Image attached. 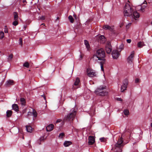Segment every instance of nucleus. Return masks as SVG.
<instances>
[{
    "mask_svg": "<svg viewBox=\"0 0 152 152\" xmlns=\"http://www.w3.org/2000/svg\"><path fill=\"white\" fill-rule=\"evenodd\" d=\"M138 9H140L139 7H138V6L136 7V8H135V10H136L139 11H140V10H138Z\"/></svg>",
    "mask_w": 152,
    "mask_h": 152,
    "instance_id": "obj_49",
    "label": "nucleus"
},
{
    "mask_svg": "<svg viewBox=\"0 0 152 152\" xmlns=\"http://www.w3.org/2000/svg\"><path fill=\"white\" fill-rule=\"evenodd\" d=\"M37 113L36 111L34 109H32V115H33L34 117H36L37 116Z\"/></svg>",
    "mask_w": 152,
    "mask_h": 152,
    "instance_id": "obj_29",
    "label": "nucleus"
},
{
    "mask_svg": "<svg viewBox=\"0 0 152 152\" xmlns=\"http://www.w3.org/2000/svg\"><path fill=\"white\" fill-rule=\"evenodd\" d=\"M137 46L138 48H140L145 45L143 42L140 41L138 42L137 44Z\"/></svg>",
    "mask_w": 152,
    "mask_h": 152,
    "instance_id": "obj_19",
    "label": "nucleus"
},
{
    "mask_svg": "<svg viewBox=\"0 0 152 152\" xmlns=\"http://www.w3.org/2000/svg\"><path fill=\"white\" fill-rule=\"evenodd\" d=\"M14 19L15 20H18V16L17 14V13L16 12H15L14 13Z\"/></svg>",
    "mask_w": 152,
    "mask_h": 152,
    "instance_id": "obj_31",
    "label": "nucleus"
},
{
    "mask_svg": "<svg viewBox=\"0 0 152 152\" xmlns=\"http://www.w3.org/2000/svg\"><path fill=\"white\" fill-rule=\"evenodd\" d=\"M86 73L87 75L90 77L96 76L97 75L96 72L90 68L87 69Z\"/></svg>",
    "mask_w": 152,
    "mask_h": 152,
    "instance_id": "obj_6",
    "label": "nucleus"
},
{
    "mask_svg": "<svg viewBox=\"0 0 152 152\" xmlns=\"http://www.w3.org/2000/svg\"><path fill=\"white\" fill-rule=\"evenodd\" d=\"M80 82V80L79 78L77 77L76 79V80L74 83V85L73 86V88L74 89L76 88H78V87H75V86H77L79 85V83Z\"/></svg>",
    "mask_w": 152,
    "mask_h": 152,
    "instance_id": "obj_14",
    "label": "nucleus"
},
{
    "mask_svg": "<svg viewBox=\"0 0 152 152\" xmlns=\"http://www.w3.org/2000/svg\"><path fill=\"white\" fill-rule=\"evenodd\" d=\"M128 83V81L127 79L124 80L123 82V85L126 86L127 87Z\"/></svg>",
    "mask_w": 152,
    "mask_h": 152,
    "instance_id": "obj_28",
    "label": "nucleus"
},
{
    "mask_svg": "<svg viewBox=\"0 0 152 152\" xmlns=\"http://www.w3.org/2000/svg\"><path fill=\"white\" fill-rule=\"evenodd\" d=\"M95 142V138L94 137L89 136L88 137V143L89 145H92Z\"/></svg>",
    "mask_w": 152,
    "mask_h": 152,
    "instance_id": "obj_11",
    "label": "nucleus"
},
{
    "mask_svg": "<svg viewBox=\"0 0 152 152\" xmlns=\"http://www.w3.org/2000/svg\"><path fill=\"white\" fill-rule=\"evenodd\" d=\"M105 53L102 49L98 50L96 52L95 55L93 56V58H96L98 60L102 61L105 60L104 58L105 57Z\"/></svg>",
    "mask_w": 152,
    "mask_h": 152,
    "instance_id": "obj_3",
    "label": "nucleus"
},
{
    "mask_svg": "<svg viewBox=\"0 0 152 152\" xmlns=\"http://www.w3.org/2000/svg\"><path fill=\"white\" fill-rule=\"evenodd\" d=\"M25 0H23V2L25 1Z\"/></svg>",
    "mask_w": 152,
    "mask_h": 152,
    "instance_id": "obj_57",
    "label": "nucleus"
},
{
    "mask_svg": "<svg viewBox=\"0 0 152 152\" xmlns=\"http://www.w3.org/2000/svg\"><path fill=\"white\" fill-rule=\"evenodd\" d=\"M99 40H102L103 42H104L105 41V39L104 36L103 35H101L100 36H99Z\"/></svg>",
    "mask_w": 152,
    "mask_h": 152,
    "instance_id": "obj_30",
    "label": "nucleus"
},
{
    "mask_svg": "<svg viewBox=\"0 0 152 152\" xmlns=\"http://www.w3.org/2000/svg\"><path fill=\"white\" fill-rule=\"evenodd\" d=\"M68 18L71 23H73V22L74 19L72 16H69L68 17Z\"/></svg>",
    "mask_w": 152,
    "mask_h": 152,
    "instance_id": "obj_34",
    "label": "nucleus"
},
{
    "mask_svg": "<svg viewBox=\"0 0 152 152\" xmlns=\"http://www.w3.org/2000/svg\"><path fill=\"white\" fill-rule=\"evenodd\" d=\"M44 139V137H41L40 138V141H42Z\"/></svg>",
    "mask_w": 152,
    "mask_h": 152,
    "instance_id": "obj_47",
    "label": "nucleus"
},
{
    "mask_svg": "<svg viewBox=\"0 0 152 152\" xmlns=\"http://www.w3.org/2000/svg\"><path fill=\"white\" fill-rule=\"evenodd\" d=\"M134 7H131L128 3H126L124 8V13L125 16H129L132 15Z\"/></svg>",
    "mask_w": 152,
    "mask_h": 152,
    "instance_id": "obj_2",
    "label": "nucleus"
},
{
    "mask_svg": "<svg viewBox=\"0 0 152 152\" xmlns=\"http://www.w3.org/2000/svg\"><path fill=\"white\" fill-rule=\"evenodd\" d=\"M124 114L126 115H128L129 114V112L128 110H125L124 111Z\"/></svg>",
    "mask_w": 152,
    "mask_h": 152,
    "instance_id": "obj_35",
    "label": "nucleus"
},
{
    "mask_svg": "<svg viewBox=\"0 0 152 152\" xmlns=\"http://www.w3.org/2000/svg\"><path fill=\"white\" fill-rule=\"evenodd\" d=\"M107 87L105 86H101L97 88L95 91V93L97 95L105 96L108 94V92L103 91V90L106 89Z\"/></svg>",
    "mask_w": 152,
    "mask_h": 152,
    "instance_id": "obj_4",
    "label": "nucleus"
},
{
    "mask_svg": "<svg viewBox=\"0 0 152 152\" xmlns=\"http://www.w3.org/2000/svg\"><path fill=\"white\" fill-rule=\"evenodd\" d=\"M134 51H132L129 56L127 58V61L128 63L130 64H132L133 61V58L134 56Z\"/></svg>",
    "mask_w": 152,
    "mask_h": 152,
    "instance_id": "obj_8",
    "label": "nucleus"
},
{
    "mask_svg": "<svg viewBox=\"0 0 152 152\" xmlns=\"http://www.w3.org/2000/svg\"><path fill=\"white\" fill-rule=\"evenodd\" d=\"M4 31L5 33H7L8 32V28L7 26H5L4 28Z\"/></svg>",
    "mask_w": 152,
    "mask_h": 152,
    "instance_id": "obj_36",
    "label": "nucleus"
},
{
    "mask_svg": "<svg viewBox=\"0 0 152 152\" xmlns=\"http://www.w3.org/2000/svg\"><path fill=\"white\" fill-rule=\"evenodd\" d=\"M131 41H132L130 39H127L126 40V41H127V42L128 43H130L131 42Z\"/></svg>",
    "mask_w": 152,
    "mask_h": 152,
    "instance_id": "obj_44",
    "label": "nucleus"
},
{
    "mask_svg": "<svg viewBox=\"0 0 152 152\" xmlns=\"http://www.w3.org/2000/svg\"><path fill=\"white\" fill-rule=\"evenodd\" d=\"M26 130L27 132H31L33 130L31 127L30 126H26Z\"/></svg>",
    "mask_w": 152,
    "mask_h": 152,
    "instance_id": "obj_17",
    "label": "nucleus"
},
{
    "mask_svg": "<svg viewBox=\"0 0 152 152\" xmlns=\"http://www.w3.org/2000/svg\"><path fill=\"white\" fill-rule=\"evenodd\" d=\"M54 127V126L52 124H51L46 127V130L47 131L50 132L52 131Z\"/></svg>",
    "mask_w": 152,
    "mask_h": 152,
    "instance_id": "obj_15",
    "label": "nucleus"
},
{
    "mask_svg": "<svg viewBox=\"0 0 152 152\" xmlns=\"http://www.w3.org/2000/svg\"><path fill=\"white\" fill-rule=\"evenodd\" d=\"M17 21L18 20H15V21H14L12 23L13 25L14 26H17L18 24V23Z\"/></svg>",
    "mask_w": 152,
    "mask_h": 152,
    "instance_id": "obj_38",
    "label": "nucleus"
},
{
    "mask_svg": "<svg viewBox=\"0 0 152 152\" xmlns=\"http://www.w3.org/2000/svg\"><path fill=\"white\" fill-rule=\"evenodd\" d=\"M12 114V111L10 110H7L6 112V116L7 117H9L11 116Z\"/></svg>",
    "mask_w": 152,
    "mask_h": 152,
    "instance_id": "obj_23",
    "label": "nucleus"
},
{
    "mask_svg": "<svg viewBox=\"0 0 152 152\" xmlns=\"http://www.w3.org/2000/svg\"><path fill=\"white\" fill-rule=\"evenodd\" d=\"M72 144V142L69 141H66L64 143V145L65 147H68Z\"/></svg>",
    "mask_w": 152,
    "mask_h": 152,
    "instance_id": "obj_22",
    "label": "nucleus"
},
{
    "mask_svg": "<svg viewBox=\"0 0 152 152\" xmlns=\"http://www.w3.org/2000/svg\"><path fill=\"white\" fill-rule=\"evenodd\" d=\"M41 25H45V24L44 23H42L41 24Z\"/></svg>",
    "mask_w": 152,
    "mask_h": 152,
    "instance_id": "obj_53",
    "label": "nucleus"
},
{
    "mask_svg": "<svg viewBox=\"0 0 152 152\" xmlns=\"http://www.w3.org/2000/svg\"><path fill=\"white\" fill-rule=\"evenodd\" d=\"M43 97H44V99H45V100H46V99L45 97L44 96Z\"/></svg>",
    "mask_w": 152,
    "mask_h": 152,
    "instance_id": "obj_52",
    "label": "nucleus"
},
{
    "mask_svg": "<svg viewBox=\"0 0 152 152\" xmlns=\"http://www.w3.org/2000/svg\"><path fill=\"white\" fill-rule=\"evenodd\" d=\"M127 88V86H126L122 85L121 86V91L122 92H124L125 90Z\"/></svg>",
    "mask_w": 152,
    "mask_h": 152,
    "instance_id": "obj_25",
    "label": "nucleus"
},
{
    "mask_svg": "<svg viewBox=\"0 0 152 152\" xmlns=\"http://www.w3.org/2000/svg\"><path fill=\"white\" fill-rule=\"evenodd\" d=\"M74 17H75V18L76 19V15H74Z\"/></svg>",
    "mask_w": 152,
    "mask_h": 152,
    "instance_id": "obj_51",
    "label": "nucleus"
},
{
    "mask_svg": "<svg viewBox=\"0 0 152 152\" xmlns=\"http://www.w3.org/2000/svg\"><path fill=\"white\" fill-rule=\"evenodd\" d=\"M130 16H131L133 20H136L139 18L140 15L136 11H134Z\"/></svg>",
    "mask_w": 152,
    "mask_h": 152,
    "instance_id": "obj_7",
    "label": "nucleus"
},
{
    "mask_svg": "<svg viewBox=\"0 0 152 152\" xmlns=\"http://www.w3.org/2000/svg\"><path fill=\"white\" fill-rule=\"evenodd\" d=\"M147 7L146 5H145L143 6H141L140 5L138 6V7L140 9H138V10H140V11L142 12H144L145 10V8Z\"/></svg>",
    "mask_w": 152,
    "mask_h": 152,
    "instance_id": "obj_13",
    "label": "nucleus"
},
{
    "mask_svg": "<svg viewBox=\"0 0 152 152\" xmlns=\"http://www.w3.org/2000/svg\"><path fill=\"white\" fill-rule=\"evenodd\" d=\"M84 44L86 45L87 50H88L90 48V46L87 40H84Z\"/></svg>",
    "mask_w": 152,
    "mask_h": 152,
    "instance_id": "obj_20",
    "label": "nucleus"
},
{
    "mask_svg": "<svg viewBox=\"0 0 152 152\" xmlns=\"http://www.w3.org/2000/svg\"><path fill=\"white\" fill-rule=\"evenodd\" d=\"M83 57V56L82 54H80L79 56V60H81L82 59Z\"/></svg>",
    "mask_w": 152,
    "mask_h": 152,
    "instance_id": "obj_43",
    "label": "nucleus"
},
{
    "mask_svg": "<svg viewBox=\"0 0 152 152\" xmlns=\"http://www.w3.org/2000/svg\"><path fill=\"white\" fill-rule=\"evenodd\" d=\"M39 18L41 20H45V17L44 16H42L40 17Z\"/></svg>",
    "mask_w": 152,
    "mask_h": 152,
    "instance_id": "obj_41",
    "label": "nucleus"
},
{
    "mask_svg": "<svg viewBox=\"0 0 152 152\" xmlns=\"http://www.w3.org/2000/svg\"><path fill=\"white\" fill-rule=\"evenodd\" d=\"M105 62V60L102 61L100 62V66L101 68V70L102 71H104V68L103 66V64H104Z\"/></svg>",
    "mask_w": 152,
    "mask_h": 152,
    "instance_id": "obj_24",
    "label": "nucleus"
},
{
    "mask_svg": "<svg viewBox=\"0 0 152 152\" xmlns=\"http://www.w3.org/2000/svg\"><path fill=\"white\" fill-rule=\"evenodd\" d=\"M123 139L122 137L119 138L118 141L114 145H112V150H114V152H121L122 148L123 146Z\"/></svg>",
    "mask_w": 152,
    "mask_h": 152,
    "instance_id": "obj_1",
    "label": "nucleus"
},
{
    "mask_svg": "<svg viewBox=\"0 0 152 152\" xmlns=\"http://www.w3.org/2000/svg\"><path fill=\"white\" fill-rule=\"evenodd\" d=\"M23 66L26 68H28L29 66V64L28 62H25L23 65Z\"/></svg>",
    "mask_w": 152,
    "mask_h": 152,
    "instance_id": "obj_32",
    "label": "nucleus"
},
{
    "mask_svg": "<svg viewBox=\"0 0 152 152\" xmlns=\"http://www.w3.org/2000/svg\"><path fill=\"white\" fill-rule=\"evenodd\" d=\"M13 57V55L12 54H10L8 56V61L9 62H10L12 61Z\"/></svg>",
    "mask_w": 152,
    "mask_h": 152,
    "instance_id": "obj_26",
    "label": "nucleus"
},
{
    "mask_svg": "<svg viewBox=\"0 0 152 152\" xmlns=\"http://www.w3.org/2000/svg\"><path fill=\"white\" fill-rule=\"evenodd\" d=\"M117 100L118 101H122V99L121 98H117Z\"/></svg>",
    "mask_w": 152,
    "mask_h": 152,
    "instance_id": "obj_46",
    "label": "nucleus"
},
{
    "mask_svg": "<svg viewBox=\"0 0 152 152\" xmlns=\"http://www.w3.org/2000/svg\"><path fill=\"white\" fill-rule=\"evenodd\" d=\"M124 25V23L123 22L121 23L120 24V26L121 27Z\"/></svg>",
    "mask_w": 152,
    "mask_h": 152,
    "instance_id": "obj_48",
    "label": "nucleus"
},
{
    "mask_svg": "<svg viewBox=\"0 0 152 152\" xmlns=\"http://www.w3.org/2000/svg\"><path fill=\"white\" fill-rule=\"evenodd\" d=\"M100 140L101 142H104L106 140V139L104 137H102L99 139Z\"/></svg>",
    "mask_w": 152,
    "mask_h": 152,
    "instance_id": "obj_39",
    "label": "nucleus"
},
{
    "mask_svg": "<svg viewBox=\"0 0 152 152\" xmlns=\"http://www.w3.org/2000/svg\"><path fill=\"white\" fill-rule=\"evenodd\" d=\"M4 37V33L2 31H1L0 32V39H2Z\"/></svg>",
    "mask_w": 152,
    "mask_h": 152,
    "instance_id": "obj_33",
    "label": "nucleus"
},
{
    "mask_svg": "<svg viewBox=\"0 0 152 152\" xmlns=\"http://www.w3.org/2000/svg\"><path fill=\"white\" fill-rule=\"evenodd\" d=\"M60 120H58L57 121H56V122H60Z\"/></svg>",
    "mask_w": 152,
    "mask_h": 152,
    "instance_id": "obj_50",
    "label": "nucleus"
},
{
    "mask_svg": "<svg viewBox=\"0 0 152 152\" xmlns=\"http://www.w3.org/2000/svg\"><path fill=\"white\" fill-rule=\"evenodd\" d=\"M112 48L110 42H107L105 48V50L108 53H110L112 50Z\"/></svg>",
    "mask_w": 152,
    "mask_h": 152,
    "instance_id": "obj_9",
    "label": "nucleus"
},
{
    "mask_svg": "<svg viewBox=\"0 0 152 152\" xmlns=\"http://www.w3.org/2000/svg\"><path fill=\"white\" fill-rule=\"evenodd\" d=\"M32 115V112H28V116H30V115Z\"/></svg>",
    "mask_w": 152,
    "mask_h": 152,
    "instance_id": "obj_42",
    "label": "nucleus"
},
{
    "mask_svg": "<svg viewBox=\"0 0 152 152\" xmlns=\"http://www.w3.org/2000/svg\"><path fill=\"white\" fill-rule=\"evenodd\" d=\"M151 25L152 26V21L151 22Z\"/></svg>",
    "mask_w": 152,
    "mask_h": 152,
    "instance_id": "obj_56",
    "label": "nucleus"
},
{
    "mask_svg": "<svg viewBox=\"0 0 152 152\" xmlns=\"http://www.w3.org/2000/svg\"><path fill=\"white\" fill-rule=\"evenodd\" d=\"M12 109L14 110L15 111H17L18 110V106L16 104H14L12 105Z\"/></svg>",
    "mask_w": 152,
    "mask_h": 152,
    "instance_id": "obj_21",
    "label": "nucleus"
},
{
    "mask_svg": "<svg viewBox=\"0 0 152 152\" xmlns=\"http://www.w3.org/2000/svg\"><path fill=\"white\" fill-rule=\"evenodd\" d=\"M14 82L13 80H9L6 82L5 85L6 86H9L10 85H13L14 84Z\"/></svg>",
    "mask_w": 152,
    "mask_h": 152,
    "instance_id": "obj_12",
    "label": "nucleus"
},
{
    "mask_svg": "<svg viewBox=\"0 0 152 152\" xmlns=\"http://www.w3.org/2000/svg\"><path fill=\"white\" fill-rule=\"evenodd\" d=\"M124 48V45L123 44H121L119 47L117 49V50L120 53Z\"/></svg>",
    "mask_w": 152,
    "mask_h": 152,
    "instance_id": "obj_18",
    "label": "nucleus"
},
{
    "mask_svg": "<svg viewBox=\"0 0 152 152\" xmlns=\"http://www.w3.org/2000/svg\"><path fill=\"white\" fill-rule=\"evenodd\" d=\"M19 44L21 46H22L23 45V40L21 38H20L19 39Z\"/></svg>",
    "mask_w": 152,
    "mask_h": 152,
    "instance_id": "obj_37",
    "label": "nucleus"
},
{
    "mask_svg": "<svg viewBox=\"0 0 152 152\" xmlns=\"http://www.w3.org/2000/svg\"><path fill=\"white\" fill-rule=\"evenodd\" d=\"M143 3L144 4H146V1H145V2H144Z\"/></svg>",
    "mask_w": 152,
    "mask_h": 152,
    "instance_id": "obj_54",
    "label": "nucleus"
},
{
    "mask_svg": "<svg viewBox=\"0 0 152 152\" xmlns=\"http://www.w3.org/2000/svg\"><path fill=\"white\" fill-rule=\"evenodd\" d=\"M151 126L152 127V123L151 124Z\"/></svg>",
    "mask_w": 152,
    "mask_h": 152,
    "instance_id": "obj_55",
    "label": "nucleus"
},
{
    "mask_svg": "<svg viewBox=\"0 0 152 152\" xmlns=\"http://www.w3.org/2000/svg\"><path fill=\"white\" fill-rule=\"evenodd\" d=\"M103 28L105 30H109L110 31H112L113 30L112 27H110L108 25H106L103 26Z\"/></svg>",
    "mask_w": 152,
    "mask_h": 152,
    "instance_id": "obj_16",
    "label": "nucleus"
},
{
    "mask_svg": "<svg viewBox=\"0 0 152 152\" xmlns=\"http://www.w3.org/2000/svg\"><path fill=\"white\" fill-rule=\"evenodd\" d=\"M20 101L21 104L25 105L26 103V101L24 98H21L20 99Z\"/></svg>",
    "mask_w": 152,
    "mask_h": 152,
    "instance_id": "obj_27",
    "label": "nucleus"
},
{
    "mask_svg": "<svg viewBox=\"0 0 152 152\" xmlns=\"http://www.w3.org/2000/svg\"><path fill=\"white\" fill-rule=\"evenodd\" d=\"M112 55L114 59H117L120 55V53L117 50H113L112 53Z\"/></svg>",
    "mask_w": 152,
    "mask_h": 152,
    "instance_id": "obj_10",
    "label": "nucleus"
},
{
    "mask_svg": "<svg viewBox=\"0 0 152 152\" xmlns=\"http://www.w3.org/2000/svg\"><path fill=\"white\" fill-rule=\"evenodd\" d=\"M76 114V111L75 109H72L71 110L70 114L65 117L64 120L70 121L73 120V118Z\"/></svg>",
    "mask_w": 152,
    "mask_h": 152,
    "instance_id": "obj_5",
    "label": "nucleus"
},
{
    "mask_svg": "<svg viewBox=\"0 0 152 152\" xmlns=\"http://www.w3.org/2000/svg\"><path fill=\"white\" fill-rule=\"evenodd\" d=\"M139 81V80L138 78H136L135 80V82L136 83H138Z\"/></svg>",
    "mask_w": 152,
    "mask_h": 152,
    "instance_id": "obj_45",
    "label": "nucleus"
},
{
    "mask_svg": "<svg viewBox=\"0 0 152 152\" xmlns=\"http://www.w3.org/2000/svg\"><path fill=\"white\" fill-rule=\"evenodd\" d=\"M64 133H60L59 135V137L60 138H62L64 136Z\"/></svg>",
    "mask_w": 152,
    "mask_h": 152,
    "instance_id": "obj_40",
    "label": "nucleus"
}]
</instances>
